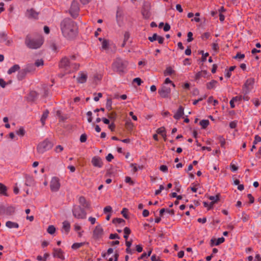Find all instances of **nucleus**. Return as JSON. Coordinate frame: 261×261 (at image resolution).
Wrapping results in <instances>:
<instances>
[{
	"label": "nucleus",
	"mask_w": 261,
	"mask_h": 261,
	"mask_svg": "<svg viewBox=\"0 0 261 261\" xmlns=\"http://www.w3.org/2000/svg\"><path fill=\"white\" fill-rule=\"evenodd\" d=\"M127 213V210L125 208H123L121 211V214H122L123 216L126 219L128 218Z\"/></svg>",
	"instance_id": "nucleus-52"
},
{
	"label": "nucleus",
	"mask_w": 261,
	"mask_h": 261,
	"mask_svg": "<svg viewBox=\"0 0 261 261\" xmlns=\"http://www.w3.org/2000/svg\"><path fill=\"white\" fill-rule=\"evenodd\" d=\"M75 59V56H72L70 58L67 57L62 58L59 64L60 68L66 73H70L77 70L79 68V65L73 62Z\"/></svg>",
	"instance_id": "nucleus-2"
},
{
	"label": "nucleus",
	"mask_w": 261,
	"mask_h": 261,
	"mask_svg": "<svg viewBox=\"0 0 261 261\" xmlns=\"http://www.w3.org/2000/svg\"><path fill=\"white\" fill-rule=\"evenodd\" d=\"M161 171L164 172H167L168 171V168L166 165H162L160 167Z\"/></svg>",
	"instance_id": "nucleus-61"
},
{
	"label": "nucleus",
	"mask_w": 261,
	"mask_h": 261,
	"mask_svg": "<svg viewBox=\"0 0 261 261\" xmlns=\"http://www.w3.org/2000/svg\"><path fill=\"white\" fill-rule=\"evenodd\" d=\"M60 28L63 35L67 39L74 38L77 32L76 23L69 18L64 19L61 22Z\"/></svg>",
	"instance_id": "nucleus-1"
},
{
	"label": "nucleus",
	"mask_w": 261,
	"mask_h": 261,
	"mask_svg": "<svg viewBox=\"0 0 261 261\" xmlns=\"http://www.w3.org/2000/svg\"><path fill=\"white\" fill-rule=\"evenodd\" d=\"M72 213L73 216L78 219H84L86 216V213L85 211L79 206H74Z\"/></svg>",
	"instance_id": "nucleus-6"
},
{
	"label": "nucleus",
	"mask_w": 261,
	"mask_h": 261,
	"mask_svg": "<svg viewBox=\"0 0 261 261\" xmlns=\"http://www.w3.org/2000/svg\"><path fill=\"white\" fill-rule=\"evenodd\" d=\"M192 36H193V33L191 32H189L188 33V39H187L188 42H190L193 40Z\"/></svg>",
	"instance_id": "nucleus-54"
},
{
	"label": "nucleus",
	"mask_w": 261,
	"mask_h": 261,
	"mask_svg": "<svg viewBox=\"0 0 261 261\" xmlns=\"http://www.w3.org/2000/svg\"><path fill=\"white\" fill-rule=\"evenodd\" d=\"M112 100L110 98L107 99V103H106V108L109 111H110L112 109Z\"/></svg>",
	"instance_id": "nucleus-37"
},
{
	"label": "nucleus",
	"mask_w": 261,
	"mask_h": 261,
	"mask_svg": "<svg viewBox=\"0 0 261 261\" xmlns=\"http://www.w3.org/2000/svg\"><path fill=\"white\" fill-rule=\"evenodd\" d=\"M208 73L206 70H202L197 73L195 75V80H198L201 77H207L208 76Z\"/></svg>",
	"instance_id": "nucleus-17"
},
{
	"label": "nucleus",
	"mask_w": 261,
	"mask_h": 261,
	"mask_svg": "<svg viewBox=\"0 0 261 261\" xmlns=\"http://www.w3.org/2000/svg\"><path fill=\"white\" fill-rule=\"evenodd\" d=\"M212 48L214 51H217L219 49V47L218 43L216 42H214L212 44Z\"/></svg>",
	"instance_id": "nucleus-47"
},
{
	"label": "nucleus",
	"mask_w": 261,
	"mask_h": 261,
	"mask_svg": "<svg viewBox=\"0 0 261 261\" xmlns=\"http://www.w3.org/2000/svg\"><path fill=\"white\" fill-rule=\"evenodd\" d=\"M70 229V223L67 221H64L63 222V226L62 228V231L63 232L67 234Z\"/></svg>",
	"instance_id": "nucleus-21"
},
{
	"label": "nucleus",
	"mask_w": 261,
	"mask_h": 261,
	"mask_svg": "<svg viewBox=\"0 0 261 261\" xmlns=\"http://www.w3.org/2000/svg\"><path fill=\"white\" fill-rule=\"evenodd\" d=\"M53 255L55 257H58L61 259H64L63 251L61 249H54Z\"/></svg>",
	"instance_id": "nucleus-14"
},
{
	"label": "nucleus",
	"mask_w": 261,
	"mask_h": 261,
	"mask_svg": "<svg viewBox=\"0 0 261 261\" xmlns=\"http://www.w3.org/2000/svg\"><path fill=\"white\" fill-rule=\"evenodd\" d=\"M24 130L22 127H21L17 131L16 133L17 135L23 136L24 135Z\"/></svg>",
	"instance_id": "nucleus-49"
},
{
	"label": "nucleus",
	"mask_w": 261,
	"mask_h": 261,
	"mask_svg": "<svg viewBox=\"0 0 261 261\" xmlns=\"http://www.w3.org/2000/svg\"><path fill=\"white\" fill-rule=\"evenodd\" d=\"M156 132L162 136H165V128L164 127L159 128L156 130Z\"/></svg>",
	"instance_id": "nucleus-40"
},
{
	"label": "nucleus",
	"mask_w": 261,
	"mask_h": 261,
	"mask_svg": "<svg viewBox=\"0 0 261 261\" xmlns=\"http://www.w3.org/2000/svg\"><path fill=\"white\" fill-rule=\"evenodd\" d=\"M259 142H261V137H260L258 135H256L255 136L254 140L253 141V144H256Z\"/></svg>",
	"instance_id": "nucleus-53"
},
{
	"label": "nucleus",
	"mask_w": 261,
	"mask_h": 261,
	"mask_svg": "<svg viewBox=\"0 0 261 261\" xmlns=\"http://www.w3.org/2000/svg\"><path fill=\"white\" fill-rule=\"evenodd\" d=\"M23 69L25 70L27 73L28 74L31 73L33 72H34L36 70V68L34 66V65L32 64H29L26 65L24 67Z\"/></svg>",
	"instance_id": "nucleus-19"
},
{
	"label": "nucleus",
	"mask_w": 261,
	"mask_h": 261,
	"mask_svg": "<svg viewBox=\"0 0 261 261\" xmlns=\"http://www.w3.org/2000/svg\"><path fill=\"white\" fill-rule=\"evenodd\" d=\"M50 187L52 191H57L59 189L60 184L58 178L54 177L51 178Z\"/></svg>",
	"instance_id": "nucleus-11"
},
{
	"label": "nucleus",
	"mask_w": 261,
	"mask_h": 261,
	"mask_svg": "<svg viewBox=\"0 0 261 261\" xmlns=\"http://www.w3.org/2000/svg\"><path fill=\"white\" fill-rule=\"evenodd\" d=\"M87 75L84 73H80L79 76L77 78V81L80 83H84L86 81Z\"/></svg>",
	"instance_id": "nucleus-25"
},
{
	"label": "nucleus",
	"mask_w": 261,
	"mask_h": 261,
	"mask_svg": "<svg viewBox=\"0 0 261 261\" xmlns=\"http://www.w3.org/2000/svg\"><path fill=\"white\" fill-rule=\"evenodd\" d=\"M52 147L51 143L48 140H45L38 144L37 149L39 153L42 154L51 149Z\"/></svg>",
	"instance_id": "nucleus-5"
},
{
	"label": "nucleus",
	"mask_w": 261,
	"mask_h": 261,
	"mask_svg": "<svg viewBox=\"0 0 261 261\" xmlns=\"http://www.w3.org/2000/svg\"><path fill=\"white\" fill-rule=\"evenodd\" d=\"M113 223L114 224L124 223L125 221L121 218H115L113 220Z\"/></svg>",
	"instance_id": "nucleus-41"
},
{
	"label": "nucleus",
	"mask_w": 261,
	"mask_h": 261,
	"mask_svg": "<svg viewBox=\"0 0 261 261\" xmlns=\"http://www.w3.org/2000/svg\"><path fill=\"white\" fill-rule=\"evenodd\" d=\"M209 199L212 201V206H213L214 203L219 200V195H217L216 196H211L209 197Z\"/></svg>",
	"instance_id": "nucleus-30"
},
{
	"label": "nucleus",
	"mask_w": 261,
	"mask_h": 261,
	"mask_svg": "<svg viewBox=\"0 0 261 261\" xmlns=\"http://www.w3.org/2000/svg\"><path fill=\"white\" fill-rule=\"evenodd\" d=\"M43 65V61L42 60H38L35 63V66L39 67Z\"/></svg>",
	"instance_id": "nucleus-46"
},
{
	"label": "nucleus",
	"mask_w": 261,
	"mask_h": 261,
	"mask_svg": "<svg viewBox=\"0 0 261 261\" xmlns=\"http://www.w3.org/2000/svg\"><path fill=\"white\" fill-rule=\"evenodd\" d=\"M164 188H165L163 185H160L159 189L155 191V194L156 195H159L161 192V191L164 189Z\"/></svg>",
	"instance_id": "nucleus-62"
},
{
	"label": "nucleus",
	"mask_w": 261,
	"mask_h": 261,
	"mask_svg": "<svg viewBox=\"0 0 261 261\" xmlns=\"http://www.w3.org/2000/svg\"><path fill=\"white\" fill-rule=\"evenodd\" d=\"M123 14L120 10L118 9L116 13V20L119 25H120L122 21Z\"/></svg>",
	"instance_id": "nucleus-23"
},
{
	"label": "nucleus",
	"mask_w": 261,
	"mask_h": 261,
	"mask_svg": "<svg viewBox=\"0 0 261 261\" xmlns=\"http://www.w3.org/2000/svg\"><path fill=\"white\" fill-rule=\"evenodd\" d=\"M48 114H49V112L48 110H45L44 112H43V114H42V117L41 118V122L42 123V124L43 125H44L45 124V121L46 120V119L48 117Z\"/></svg>",
	"instance_id": "nucleus-28"
},
{
	"label": "nucleus",
	"mask_w": 261,
	"mask_h": 261,
	"mask_svg": "<svg viewBox=\"0 0 261 261\" xmlns=\"http://www.w3.org/2000/svg\"><path fill=\"white\" fill-rule=\"evenodd\" d=\"M87 140V136L86 134H82L80 137V141L81 142H85Z\"/></svg>",
	"instance_id": "nucleus-59"
},
{
	"label": "nucleus",
	"mask_w": 261,
	"mask_h": 261,
	"mask_svg": "<svg viewBox=\"0 0 261 261\" xmlns=\"http://www.w3.org/2000/svg\"><path fill=\"white\" fill-rule=\"evenodd\" d=\"M109 239L111 240H113L115 239H119L120 237L117 233H111L110 235Z\"/></svg>",
	"instance_id": "nucleus-48"
},
{
	"label": "nucleus",
	"mask_w": 261,
	"mask_h": 261,
	"mask_svg": "<svg viewBox=\"0 0 261 261\" xmlns=\"http://www.w3.org/2000/svg\"><path fill=\"white\" fill-rule=\"evenodd\" d=\"M217 84V82L215 80H212L211 82L207 83L206 88L208 89H212L215 88L216 84Z\"/></svg>",
	"instance_id": "nucleus-29"
},
{
	"label": "nucleus",
	"mask_w": 261,
	"mask_h": 261,
	"mask_svg": "<svg viewBox=\"0 0 261 261\" xmlns=\"http://www.w3.org/2000/svg\"><path fill=\"white\" fill-rule=\"evenodd\" d=\"M20 69V66L19 65L15 64L13 65L12 67H11L8 71V73L9 74H11L12 73H14L16 72V71H18Z\"/></svg>",
	"instance_id": "nucleus-26"
},
{
	"label": "nucleus",
	"mask_w": 261,
	"mask_h": 261,
	"mask_svg": "<svg viewBox=\"0 0 261 261\" xmlns=\"http://www.w3.org/2000/svg\"><path fill=\"white\" fill-rule=\"evenodd\" d=\"M159 93L163 98H166L168 96L171 92V89L168 86L163 85L161 88L158 91Z\"/></svg>",
	"instance_id": "nucleus-10"
},
{
	"label": "nucleus",
	"mask_w": 261,
	"mask_h": 261,
	"mask_svg": "<svg viewBox=\"0 0 261 261\" xmlns=\"http://www.w3.org/2000/svg\"><path fill=\"white\" fill-rule=\"evenodd\" d=\"M125 127L127 130H131L133 128L134 125L130 121H129L125 123Z\"/></svg>",
	"instance_id": "nucleus-39"
},
{
	"label": "nucleus",
	"mask_w": 261,
	"mask_h": 261,
	"mask_svg": "<svg viewBox=\"0 0 261 261\" xmlns=\"http://www.w3.org/2000/svg\"><path fill=\"white\" fill-rule=\"evenodd\" d=\"M112 208L110 206H107L103 209V212L105 213H107L112 212Z\"/></svg>",
	"instance_id": "nucleus-55"
},
{
	"label": "nucleus",
	"mask_w": 261,
	"mask_h": 261,
	"mask_svg": "<svg viewBox=\"0 0 261 261\" xmlns=\"http://www.w3.org/2000/svg\"><path fill=\"white\" fill-rule=\"evenodd\" d=\"M174 73V71L172 69L171 67H168L166 68V70L164 72V74L165 76L170 75Z\"/></svg>",
	"instance_id": "nucleus-33"
},
{
	"label": "nucleus",
	"mask_w": 261,
	"mask_h": 261,
	"mask_svg": "<svg viewBox=\"0 0 261 261\" xmlns=\"http://www.w3.org/2000/svg\"><path fill=\"white\" fill-rule=\"evenodd\" d=\"M168 84H170L173 87H175V85L172 82V81L169 78H166L165 80L164 85H166Z\"/></svg>",
	"instance_id": "nucleus-50"
},
{
	"label": "nucleus",
	"mask_w": 261,
	"mask_h": 261,
	"mask_svg": "<svg viewBox=\"0 0 261 261\" xmlns=\"http://www.w3.org/2000/svg\"><path fill=\"white\" fill-rule=\"evenodd\" d=\"M79 10L80 8L78 3L75 1H73L70 9V13L71 16L73 18H76L78 15Z\"/></svg>",
	"instance_id": "nucleus-9"
},
{
	"label": "nucleus",
	"mask_w": 261,
	"mask_h": 261,
	"mask_svg": "<svg viewBox=\"0 0 261 261\" xmlns=\"http://www.w3.org/2000/svg\"><path fill=\"white\" fill-rule=\"evenodd\" d=\"M25 43L26 45L30 48L37 49L39 48L42 44V39H31L27 37L25 39Z\"/></svg>",
	"instance_id": "nucleus-4"
},
{
	"label": "nucleus",
	"mask_w": 261,
	"mask_h": 261,
	"mask_svg": "<svg viewBox=\"0 0 261 261\" xmlns=\"http://www.w3.org/2000/svg\"><path fill=\"white\" fill-rule=\"evenodd\" d=\"M109 118L112 119H115L116 117V114L115 112H112L108 115Z\"/></svg>",
	"instance_id": "nucleus-63"
},
{
	"label": "nucleus",
	"mask_w": 261,
	"mask_h": 261,
	"mask_svg": "<svg viewBox=\"0 0 261 261\" xmlns=\"http://www.w3.org/2000/svg\"><path fill=\"white\" fill-rule=\"evenodd\" d=\"M225 239L223 237L219 238L217 240L215 239H212L211 240V246L219 245L223 243Z\"/></svg>",
	"instance_id": "nucleus-18"
},
{
	"label": "nucleus",
	"mask_w": 261,
	"mask_h": 261,
	"mask_svg": "<svg viewBox=\"0 0 261 261\" xmlns=\"http://www.w3.org/2000/svg\"><path fill=\"white\" fill-rule=\"evenodd\" d=\"M102 48L104 49H107L108 48L109 42L107 40H103L101 43Z\"/></svg>",
	"instance_id": "nucleus-43"
},
{
	"label": "nucleus",
	"mask_w": 261,
	"mask_h": 261,
	"mask_svg": "<svg viewBox=\"0 0 261 261\" xmlns=\"http://www.w3.org/2000/svg\"><path fill=\"white\" fill-rule=\"evenodd\" d=\"M103 229L102 226L98 224L94 228L93 231V238L95 240L101 238L103 235Z\"/></svg>",
	"instance_id": "nucleus-7"
},
{
	"label": "nucleus",
	"mask_w": 261,
	"mask_h": 261,
	"mask_svg": "<svg viewBox=\"0 0 261 261\" xmlns=\"http://www.w3.org/2000/svg\"><path fill=\"white\" fill-rule=\"evenodd\" d=\"M254 83V80L253 79H248L245 84L244 87L245 88H246V90H248V89L249 88V86H252Z\"/></svg>",
	"instance_id": "nucleus-27"
},
{
	"label": "nucleus",
	"mask_w": 261,
	"mask_h": 261,
	"mask_svg": "<svg viewBox=\"0 0 261 261\" xmlns=\"http://www.w3.org/2000/svg\"><path fill=\"white\" fill-rule=\"evenodd\" d=\"M151 253V250H149L148 252V253H143L141 256H140V258L141 259H143L144 258V257H145L146 256H149L150 255Z\"/></svg>",
	"instance_id": "nucleus-60"
},
{
	"label": "nucleus",
	"mask_w": 261,
	"mask_h": 261,
	"mask_svg": "<svg viewBox=\"0 0 261 261\" xmlns=\"http://www.w3.org/2000/svg\"><path fill=\"white\" fill-rule=\"evenodd\" d=\"M245 58V55L241 53H237L236 56L234 57L236 59L242 60Z\"/></svg>",
	"instance_id": "nucleus-44"
},
{
	"label": "nucleus",
	"mask_w": 261,
	"mask_h": 261,
	"mask_svg": "<svg viewBox=\"0 0 261 261\" xmlns=\"http://www.w3.org/2000/svg\"><path fill=\"white\" fill-rule=\"evenodd\" d=\"M236 67L235 66H231L229 70L227 71V72L225 74V76L229 78L230 77L231 75V71H232Z\"/></svg>",
	"instance_id": "nucleus-42"
},
{
	"label": "nucleus",
	"mask_w": 261,
	"mask_h": 261,
	"mask_svg": "<svg viewBox=\"0 0 261 261\" xmlns=\"http://www.w3.org/2000/svg\"><path fill=\"white\" fill-rule=\"evenodd\" d=\"M91 162L93 165L96 167L101 168L102 166V162L100 158L94 156L92 159Z\"/></svg>",
	"instance_id": "nucleus-13"
},
{
	"label": "nucleus",
	"mask_w": 261,
	"mask_h": 261,
	"mask_svg": "<svg viewBox=\"0 0 261 261\" xmlns=\"http://www.w3.org/2000/svg\"><path fill=\"white\" fill-rule=\"evenodd\" d=\"M6 226L9 228H18L19 224L17 223L8 221L6 223Z\"/></svg>",
	"instance_id": "nucleus-22"
},
{
	"label": "nucleus",
	"mask_w": 261,
	"mask_h": 261,
	"mask_svg": "<svg viewBox=\"0 0 261 261\" xmlns=\"http://www.w3.org/2000/svg\"><path fill=\"white\" fill-rule=\"evenodd\" d=\"M133 82L137 83L138 85H140L142 83L141 79L139 77H136L134 79Z\"/></svg>",
	"instance_id": "nucleus-58"
},
{
	"label": "nucleus",
	"mask_w": 261,
	"mask_h": 261,
	"mask_svg": "<svg viewBox=\"0 0 261 261\" xmlns=\"http://www.w3.org/2000/svg\"><path fill=\"white\" fill-rule=\"evenodd\" d=\"M0 42H6V44L8 46L10 45L12 43L11 39H8L7 34L4 32H0Z\"/></svg>",
	"instance_id": "nucleus-12"
},
{
	"label": "nucleus",
	"mask_w": 261,
	"mask_h": 261,
	"mask_svg": "<svg viewBox=\"0 0 261 261\" xmlns=\"http://www.w3.org/2000/svg\"><path fill=\"white\" fill-rule=\"evenodd\" d=\"M219 142H220L221 146L222 147H224V146L225 144V139L222 137H220L219 138Z\"/></svg>",
	"instance_id": "nucleus-56"
},
{
	"label": "nucleus",
	"mask_w": 261,
	"mask_h": 261,
	"mask_svg": "<svg viewBox=\"0 0 261 261\" xmlns=\"http://www.w3.org/2000/svg\"><path fill=\"white\" fill-rule=\"evenodd\" d=\"M200 124L203 128H205L209 124V121L208 120H202L200 122Z\"/></svg>",
	"instance_id": "nucleus-36"
},
{
	"label": "nucleus",
	"mask_w": 261,
	"mask_h": 261,
	"mask_svg": "<svg viewBox=\"0 0 261 261\" xmlns=\"http://www.w3.org/2000/svg\"><path fill=\"white\" fill-rule=\"evenodd\" d=\"M184 114V108L182 106H180L177 112L174 115L173 117L175 119L178 120L183 116Z\"/></svg>",
	"instance_id": "nucleus-16"
},
{
	"label": "nucleus",
	"mask_w": 261,
	"mask_h": 261,
	"mask_svg": "<svg viewBox=\"0 0 261 261\" xmlns=\"http://www.w3.org/2000/svg\"><path fill=\"white\" fill-rule=\"evenodd\" d=\"M79 201L80 204L84 208H88L90 207V204L86 199L83 197L81 196L79 198Z\"/></svg>",
	"instance_id": "nucleus-20"
},
{
	"label": "nucleus",
	"mask_w": 261,
	"mask_h": 261,
	"mask_svg": "<svg viewBox=\"0 0 261 261\" xmlns=\"http://www.w3.org/2000/svg\"><path fill=\"white\" fill-rule=\"evenodd\" d=\"M7 85V83H6L3 79H0V86L2 88H5Z\"/></svg>",
	"instance_id": "nucleus-64"
},
{
	"label": "nucleus",
	"mask_w": 261,
	"mask_h": 261,
	"mask_svg": "<svg viewBox=\"0 0 261 261\" xmlns=\"http://www.w3.org/2000/svg\"><path fill=\"white\" fill-rule=\"evenodd\" d=\"M6 191V187L4 184L0 183V193L4 195H7Z\"/></svg>",
	"instance_id": "nucleus-32"
},
{
	"label": "nucleus",
	"mask_w": 261,
	"mask_h": 261,
	"mask_svg": "<svg viewBox=\"0 0 261 261\" xmlns=\"http://www.w3.org/2000/svg\"><path fill=\"white\" fill-rule=\"evenodd\" d=\"M26 16L28 18H37L38 16V13L36 12L34 9H31L28 10L26 12Z\"/></svg>",
	"instance_id": "nucleus-15"
},
{
	"label": "nucleus",
	"mask_w": 261,
	"mask_h": 261,
	"mask_svg": "<svg viewBox=\"0 0 261 261\" xmlns=\"http://www.w3.org/2000/svg\"><path fill=\"white\" fill-rule=\"evenodd\" d=\"M85 242H83V243H75L73 244V245L71 246V248L73 249H77L82 247L83 246H84L85 245Z\"/></svg>",
	"instance_id": "nucleus-34"
},
{
	"label": "nucleus",
	"mask_w": 261,
	"mask_h": 261,
	"mask_svg": "<svg viewBox=\"0 0 261 261\" xmlns=\"http://www.w3.org/2000/svg\"><path fill=\"white\" fill-rule=\"evenodd\" d=\"M210 37V34L208 32L204 33L201 36V38L203 40L207 39Z\"/></svg>",
	"instance_id": "nucleus-51"
},
{
	"label": "nucleus",
	"mask_w": 261,
	"mask_h": 261,
	"mask_svg": "<svg viewBox=\"0 0 261 261\" xmlns=\"http://www.w3.org/2000/svg\"><path fill=\"white\" fill-rule=\"evenodd\" d=\"M27 74H28V73L23 68L22 69L19 71L17 74V79L19 80H22L25 77Z\"/></svg>",
	"instance_id": "nucleus-24"
},
{
	"label": "nucleus",
	"mask_w": 261,
	"mask_h": 261,
	"mask_svg": "<svg viewBox=\"0 0 261 261\" xmlns=\"http://www.w3.org/2000/svg\"><path fill=\"white\" fill-rule=\"evenodd\" d=\"M248 93V90H246L244 95L240 96H236L232 98V99L230 101V105L231 108H234L235 106L234 104V101H240L242 99L244 100L248 101L249 99V96L247 95V93Z\"/></svg>",
	"instance_id": "nucleus-8"
},
{
	"label": "nucleus",
	"mask_w": 261,
	"mask_h": 261,
	"mask_svg": "<svg viewBox=\"0 0 261 261\" xmlns=\"http://www.w3.org/2000/svg\"><path fill=\"white\" fill-rule=\"evenodd\" d=\"M159 37V35H158L156 34H153L152 37H149L148 39L150 42H153L154 41H155L157 40L158 37Z\"/></svg>",
	"instance_id": "nucleus-45"
},
{
	"label": "nucleus",
	"mask_w": 261,
	"mask_h": 261,
	"mask_svg": "<svg viewBox=\"0 0 261 261\" xmlns=\"http://www.w3.org/2000/svg\"><path fill=\"white\" fill-rule=\"evenodd\" d=\"M127 65L126 61L123 60L121 58H117L113 64L114 70L121 73L124 72V70Z\"/></svg>",
	"instance_id": "nucleus-3"
},
{
	"label": "nucleus",
	"mask_w": 261,
	"mask_h": 261,
	"mask_svg": "<svg viewBox=\"0 0 261 261\" xmlns=\"http://www.w3.org/2000/svg\"><path fill=\"white\" fill-rule=\"evenodd\" d=\"M124 235L123 237L125 239V240H127L128 238V235L131 232V230L128 227H126L124 228Z\"/></svg>",
	"instance_id": "nucleus-31"
},
{
	"label": "nucleus",
	"mask_w": 261,
	"mask_h": 261,
	"mask_svg": "<svg viewBox=\"0 0 261 261\" xmlns=\"http://www.w3.org/2000/svg\"><path fill=\"white\" fill-rule=\"evenodd\" d=\"M56 228L54 225H49L47 229V231L50 234H53L56 231Z\"/></svg>",
	"instance_id": "nucleus-35"
},
{
	"label": "nucleus",
	"mask_w": 261,
	"mask_h": 261,
	"mask_svg": "<svg viewBox=\"0 0 261 261\" xmlns=\"http://www.w3.org/2000/svg\"><path fill=\"white\" fill-rule=\"evenodd\" d=\"M130 167L133 168V172H137L138 169H141L142 168V167L140 166H137L136 164H131L130 165Z\"/></svg>",
	"instance_id": "nucleus-38"
},
{
	"label": "nucleus",
	"mask_w": 261,
	"mask_h": 261,
	"mask_svg": "<svg viewBox=\"0 0 261 261\" xmlns=\"http://www.w3.org/2000/svg\"><path fill=\"white\" fill-rule=\"evenodd\" d=\"M56 116H58L61 120L64 119V118L61 115V112L60 110L57 111Z\"/></svg>",
	"instance_id": "nucleus-57"
}]
</instances>
